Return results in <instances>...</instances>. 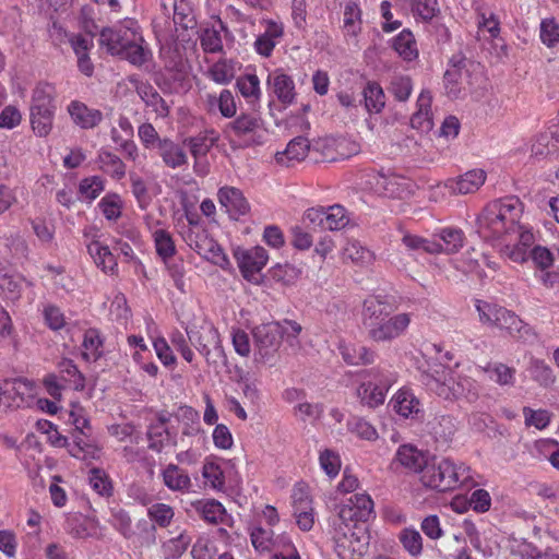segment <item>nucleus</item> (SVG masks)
I'll list each match as a JSON object with an SVG mask.
<instances>
[{
  "mask_svg": "<svg viewBox=\"0 0 559 559\" xmlns=\"http://www.w3.org/2000/svg\"><path fill=\"white\" fill-rule=\"evenodd\" d=\"M373 514V501L366 493H355L338 509L333 519V540L340 559H360L368 550L366 526Z\"/></svg>",
  "mask_w": 559,
  "mask_h": 559,
  "instance_id": "obj_1",
  "label": "nucleus"
},
{
  "mask_svg": "<svg viewBox=\"0 0 559 559\" xmlns=\"http://www.w3.org/2000/svg\"><path fill=\"white\" fill-rule=\"evenodd\" d=\"M518 200H497L487 204L477 217V233L485 239H500L516 235L518 242L528 250L535 241L533 233L520 224Z\"/></svg>",
  "mask_w": 559,
  "mask_h": 559,
  "instance_id": "obj_2",
  "label": "nucleus"
},
{
  "mask_svg": "<svg viewBox=\"0 0 559 559\" xmlns=\"http://www.w3.org/2000/svg\"><path fill=\"white\" fill-rule=\"evenodd\" d=\"M427 382L431 391L444 400L464 399L475 402L478 399V385L474 379L457 373L440 364L429 365Z\"/></svg>",
  "mask_w": 559,
  "mask_h": 559,
  "instance_id": "obj_3",
  "label": "nucleus"
},
{
  "mask_svg": "<svg viewBox=\"0 0 559 559\" xmlns=\"http://www.w3.org/2000/svg\"><path fill=\"white\" fill-rule=\"evenodd\" d=\"M469 478V467L464 464L457 466L449 459H433L427 463L421 475V481L426 487L440 491L454 489Z\"/></svg>",
  "mask_w": 559,
  "mask_h": 559,
  "instance_id": "obj_4",
  "label": "nucleus"
},
{
  "mask_svg": "<svg viewBox=\"0 0 559 559\" xmlns=\"http://www.w3.org/2000/svg\"><path fill=\"white\" fill-rule=\"evenodd\" d=\"M396 382L395 373L385 369H371L367 371L356 390L357 397L362 406L377 408L385 401L390 388Z\"/></svg>",
  "mask_w": 559,
  "mask_h": 559,
  "instance_id": "obj_5",
  "label": "nucleus"
},
{
  "mask_svg": "<svg viewBox=\"0 0 559 559\" xmlns=\"http://www.w3.org/2000/svg\"><path fill=\"white\" fill-rule=\"evenodd\" d=\"M186 333L190 344L205 358L207 365H215L217 359L225 358L221 335L213 323L203 320L200 324H190Z\"/></svg>",
  "mask_w": 559,
  "mask_h": 559,
  "instance_id": "obj_6",
  "label": "nucleus"
},
{
  "mask_svg": "<svg viewBox=\"0 0 559 559\" xmlns=\"http://www.w3.org/2000/svg\"><path fill=\"white\" fill-rule=\"evenodd\" d=\"M255 360L266 362L280 348L282 338L280 322H269L252 330Z\"/></svg>",
  "mask_w": 559,
  "mask_h": 559,
  "instance_id": "obj_7",
  "label": "nucleus"
},
{
  "mask_svg": "<svg viewBox=\"0 0 559 559\" xmlns=\"http://www.w3.org/2000/svg\"><path fill=\"white\" fill-rule=\"evenodd\" d=\"M234 255L242 276L253 284H260L261 271L269 260L266 250L260 246L250 249L238 248Z\"/></svg>",
  "mask_w": 559,
  "mask_h": 559,
  "instance_id": "obj_8",
  "label": "nucleus"
},
{
  "mask_svg": "<svg viewBox=\"0 0 559 559\" xmlns=\"http://www.w3.org/2000/svg\"><path fill=\"white\" fill-rule=\"evenodd\" d=\"M227 128L243 141V146L261 145L264 142L263 121L257 114H241Z\"/></svg>",
  "mask_w": 559,
  "mask_h": 559,
  "instance_id": "obj_9",
  "label": "nucleus"
},
{
  "mask_svg": "<svg viewBox=\"0 0 559 559\" xmlns=\"http://www.w3.org/2000/svg\"><path fill=\"white\" fill-rule=\"evenodd\" d=\"M185 241L206 260L218 263L219 258L225 259L219 245L209 236L204 228H189L185 235Z\"/></svg>",
  "mask_w": 559,
  "mask_h": 559,
  "instance_id": "obj_10",
  "label": "nucleus"
},
{
  "mask_svg": "<svg viewBox=\"0 0 559 559\" xmlns=\"http://www.w3.org/2000/svg\"><path fill=\"white\" fill-rule=\"evenodd\" d=\"M411 321L409 313L389 316L368 332V335L374 342H389L404 334Z\"/></svg>",
  "mask_w": 559,
  "mask_h": 559,
  "instance_id": "obj_11",
  "label": "nucleus"
},
{
  "mask_svg": "<svg viewBox=\"0 0 559 559\" xmlns=\"http://www.w3.org/2000/svg\"><path fill=\"white\" fill-rule=\"evenodd\" d=\"M395 307L381 297H370L364 301L362 323L368 332L392 314Z\"/></svg>",
  "mask_w": 559,
  "mask_h": 559,
  "instance_id": "obj_12",
  "label": "nucleus"
},
{
  "mask_svg": "<svg viewBox=\"0 0 559 559\" xmlns=\"http://www.w3.org/2000/svg\"><path fill=\"white\" fill-rule=\"evenodd\" d=\"M474 66V62L462 53H456L451 58L450 68L444 73V82L449 95L454 97L457 95L455 86L463 81L464 76H469V68Z\"/></svg>",
  "mask_w": 559,
  "mask_h": 559,
  "instance_id": "obj_13",
  "label": "nucleus"
},
{
  "mask_svg": "<svg viewBox=\"0 0 559 559\" xmlns=\"http://www.w3.org/2000/svg\"><path fill=\"white\" fill-rule=\"evenodd\" d=\"M138 34L128 28H104L99 35L100 46H105L111 55L120 56Z\"/></svg>",
  "mask_w": 559,
  "mask_h": 559,
  "instance_id": "obj_14",
  "label": "nucleus"
},
{
  "mask_svg": "<svg viewBox=\"0 0 559 559\" xmlns=\"http://www.w3.org/2000/svg\"><path fill=\"white\" fill-rule=\"evenodd\" d=\"M218 201L222 206L226 209L229 215L237 218L241 215H246L250 205L242 192L235 187H223L218 190Z\"/></svg>",
  "mask_w": 559,
  "mask_h": 559,
  "instance_id": "obj_15",
  "label": "nucleus"
},
{
  "mask_svg": "<svg viewBox=\"0 0 559 559\" xmlns=\"http://www.w3.org/2000/svg\"><path fill=\"white\" fill-rule=\"evenodd\" d=\"M156 150L158 156L168 168L177 169L188 164V155L183 144L181 145L168 138H164L163 141H158Z\"/></svg>",
  "mask_w": 559,
  "mask_h": 559,
  "instance_id": "obj_16",
  "label": "nucleus"
},
{
  "mask_svg": "<svg viewBox=\"0 0 559 559\" xmlns=\"http://www.w3.org/2000/svg\"><path fill=\"white\" fill-rule=\"evenodd\" d=\"M428 460L426 455L417 448L411 444H403L399 448L392 465H401L408 472L421 473L426 468Z\"/></svg>",
  "mask_w": 559,
  "mask_h": 559,
  "instance_id": "obj_17",
  "label": "nucleus"
},
{
  "mask_svg": "<svg viewBox=\"0 0 559 559\" xmlns=\"http://www.w3.org/2000/svg\"><path fill=\"white\" fill-rule=\"evenodd\" d=\"M485 180V171L474 169L455 179H449L445 182V187L454 194H467L477 191L484 185Z\"/></svg>",
  "mask_w": 559,
  "mask_h": 559,
  "instance_id": "obj_18",
  "label": "nucleus"
},
{
  "mask_svg": "<svg viewBox=\"0 0 559 559\" xmlns=\"http://www.w3.org/2000/svg\"><path fill=\"white\" fill-rule=\"evenodd\" d=\"M310 150L307 138L296 136L288 144L285 151L275 154V162L284 167H293L296 163L304 160Z\"/></svg>",
  "mask_w": 559,
  "mask_h": 559,
  "instance_id": "obj_19",
  "label": "nucleus"
},
{
  "mask_svg": "<svg viewBox=\"0 0 559 559\" xmlns=\"http://www.w3.org/2000/svg\"><path fill=\"white\" fill-rule=\"evenodd\" d=\"M495 326L508 331V333L519 340H525L530 335V328L514 312L500 307L497 313Z\"/></svg>",
  "mask_w": 559,
  "mask_h": 559,
  "instance_id": "obj_20",
  "label": "nucleus"
},
{
  "mask_svg": "<svg viewBox=\"0 0 559 559\" xmlns=\"http://www.w3.org/2000/svg\"><path fill=\"white\" fill-rule=\"evenodd\" d=\"M394 412L405 418H414L420 412L419 400L407 389H400L390 401Z\"/></svg>",
  "mask_w": 559,
  "mask_h": 559,
  "instance_id": "obj_21",
  "label": "nucleus"
},
{
  "mask_svg": "<svg viewBox=\"0 0 559 559\" xmlns=\"http://www.w3.org/2000/svg\"><path fill=\"white\" fill-rule=\"evenodd\" d=\"M215 143V139L211 138L206 134L200 133L195 136L186 138L182 142L185 146H187L194 158L193 169L194 173L199 176H205V170H200L199 166L201 165V158L206 156L210 150L213 147Z\"/></svg>",
  "mask_w": 559,
  "mask_h": 559,
  "instance_id": "obj_22",
  "label": "nucleus"
},
{
  "mask_svg": "<svg viewBox=\"0 0 559 559\" xmlns=\"http://www.w3.org/2000/svg\"><path fill=\"white\" fill-rule=\"evenodd\" d=\"M430 92L423 91L417 99V111L411 117L412 128L420 132H428L432 129Z\"/></svg>",
  "mask_w": 559,
  "mask_h": 559,
  "instance_id": "obj_23",
  "label": "nucleus"
},
{
  "mask_svg": "<svg viewBox=\"0 0 559 559\" xmlns=\"http://www.w3.org/2000/svg\"><path fill=\"white\" fill-rule=\"evenodd\" d=\"M559 143V124L552 126L550 129L539 132L533 139L531 153L536 157L546 156L558 150Z\"/></svg>",
  "mask_w": 559,
  "mask_h": 559,
  "instance_id": "obj_24",
  "label": "nucleus"
},
{
  "mask_svg": "<svg viewBox=\"0 0 559 559\" xmlns=\"http://www.w3.org/2000/svg\"><path fill=\"white\" fill-rule=\"evenodd\" d=\"M269 84L272 86L273 93L281 103L285 105L293 103L296 93L294 81L289 75L281 71H275L273 74L269 75Z\"/></svg>",
  "mask_w": 559,
  "mask_h": 559,
  "instance_id": "obj_25",
  "label": "nucleus"
},
{
  "mask_svg": "<svg viewBox=\"0 0 559 559\" xmlns=\"http://www.w3.org/2000/svg\"><path fill=\"white\" fill-rule=\"evenodd\" d=\"M68 110L73 121L83 129L96 127L103 118L99 110L90 109L80 102H72Z\"/></svg>",
  "mask_w": 559,
  "mask_h": 559,
  "instance_id": "obj_26",
  "label": "nucleus"
},
{
  "mask_svg": "<svg viewBox=\"0 0 559 559\" xmlns=\"http://www.w3.org/2000/svg\"><path fill=\"white\" fill-rule=\"evenodd\" d=\"M135 91L146 106L152 107L159 117L168 116V105L151 84L146 82H138Z\"/></svg>",
  "mask_w": 559,
  "mask_h": 559,
  "instance_id": "obj_27",
  "label": "nucleus"
},
{
  "mask_svg": "<svg viewBox=\"0 0 559 559\" xmlns=\"http://www.w3.org/2000/svg\"><path fill=\"white\" fill-rule=\"evenodd\" d=\"M437 246L440 247V253L448 254L457 252L464 242V234L459 228L445 227L435 235Z\"/></svg>",
  "mask_w": 559,
  "mask_h": 559,
  "instance_id": "obj_28",
  "label": "nucleus"
},
{
  "mask_svg": "<svg viewBox=\"0 0 559 559\" xmlns=\"http://www.w3.org/2000/svg\"><path fill=\"white\" fill-rule=\"evenodd\" d=\"M55 107L31 106V123L38 136H46L52 128Z\"/></svg>",
  "mask_w": 559,
  "mask_h": 559,
  "instance_id": "obj_29",
  "label": "nucleus"
},
{
  "mask_svg": "<svg viewBox=\"0 0 559 559\" xmlns=\"http://www.w3.org/2000/svg\"><path fill=\"white\" fill-rule=\"evenodd\" d=\"M148 448L155 452H162L165 445H176V436L163 427L162 424H152L147 430Z\"/></svg>",
  "mask_w": 559,
  "mask_h": 559,
  "instance_id": "obj_30",
  "label": "nucleus"
},
{
  "mask_svg": "<svg viewBox=\"0 0 559 559\" xmlns=\"http://www.w3.org/2000/svg\"><path fill=\"white\" fill-rule=\"evenodd\" d=\"M393 48L405 61H413L418 57L415 37L408 29H403L394 38Z\"/></svg>",
  "mask_w": 559,
  "mask_h": 559,
  "instance_id": "obj_31",
  "label": "nucleus"
},
{
  "mask_svg": "<svg viewBox=\"0 0 559 559\" xmlns=\"http://www.w3.org/2000/svg\"><path fill=\"white\" fill-rule=\"evenodd\" d=\"M164 484L170 490H187L191 486L189 475L175 464H169L163 472Z\"/></svg>",
  "mask_w": 559,
  "mask_h": 559,
  "instance_id": "obj_32",
  "label": "nucleus"
},
{
  "mask_svg": "<svg viewBox=\"0 0 559 559\" xmlns=\"http://www.w3.org/2000/svg\"><path fill=\"white\" fill-rule=\"evenodd\" d=\"M173 20L175 25L180 26L182 29H193L197 25L193 11L186 0H173Z\"/></svg>",
  "mask_w": 559,
  "mask_h": 559,
  "instance_id": "obj_33",
  "label": "nucleus"
},
{
  "mask_svg": "<svg viewBox=\"0 0 559 559\" xmlns=\"http://www.w3.org/2000/svg\"><path fill=\"white\" fill-rule=\"evenodd\" d=\"M343 258L350 260L359 266H366L372 263L374 255L357 240H350L343 249Z\"/></svg>",
  "mask_w": 559,
  "mask_h": 559,
  "instance_id": "obj_34",
  "label": "nucleus"
},
{
  "mask_svg": "<svg viewBox=\"0 0 559 559\" xmlns=\"http://www.w3.org/2000/svg\"><path fill=\"white\" fill-rule=\"evenodd\" d=\"M224 31L228 33L225 24L219 21V29L216 28H205L200 37L201 47L205 52L214 53L223 50V40L221 36V32Z\"/></svg>",
  "mask_w": 559,
  "mask_h": 559,
  "instance_id": "obj_35",
  "label": "nucleus"
},
{
  "mask_svg": "<svg viewBox=\"0 0 559 559\" xmlns=\"http://www.w3.org/2000/svg\"><path fill=\"white\" fill-rule=\"evenodd\" d=\"M489 374L490 380L499 385H513L515 369L502 362L488 364L483 368Z\"/></svg>",
  "mask_w": 559,
  "mask_h": 559,
  "instance_id": "obj_36",
  "label": "nucleus"
},
{
  "mask_svg": "<svg viewBox=\"0 0 559 559\" xmlns=\"http://www.w3.org/2000/svg\"><path fill=\"white\" fill-rule=\"evenodd\" d=\"M100 168L116 179H121L126 175V165L117 155L102 151L98 155Z\"/></svg>",
  "mask_w": 559,
  "mask_h": 559,
  "instance_id": "obj_37",
  "label": "nucleus"
},
{
  "mask_svg": "<svg viewBox=\"0 0 559 559\" xmlns=\"http://www.w3.org/2000/svg\"><path fill=\"white\" fill-rule=\"evenodd\" d=\"M364 102L366 109L371 112H379L384 107V93L381 86L377 83H368L362 91Z\"/></svg>",
  "mask_w": 559,
  "mask_h": 559,
  "instance_id": "obj_38",
  "label": "nucleus"
},
{
  "mask_svg": "<svg viewBox=\"0 0 559 559\" xmlns=\"http://www.w3.org/2000/svg\"><path fill=\"white\" fill-rule=\"evenodd\" d=\"M341 354L343 359L348 365H367L371 364L373 361V353L370 352L365 346H358V347H348V346H341Z\"/></svg>",
  "mask_w": 559,
  "mask_h": 559,
  "instance_id": "obj_39",
  "label": "nucleus"
},
{
  "mask_svg": "<svg viewBox=\"0 0 559 559\" xmlns=\"http://www.w3.org/2000/svg\"><path fill=\"white\" fill-rule=\"evenodd\" d=\"M402 243L409 250H423L430 254L440 253V247L436 239H426L417 235L405 234L402 237Z\"/></svg>",
  "mask_w": 559,
  "mask_h": 559,
  "instance_id": "obj_40",
  "label": "nucleus"
},
{
  "mask_svg": "<svg viewBox=\"0 0 559 559\" xmlns=\"http://www.w3.org/2000/svg\"><path fill=\"white\" fill-rule=\"evenodd\" d=\"M103 346V340L100 338V334L96 329H88L84 333L83 340V357L86 360L93 359L96 360L102 356L100 347Z\"/></svg>",
  "mask_w": 559,
  "mask_h": 559,
  "instance_id": "obj_41",
  "label": "nucleus"
},
{
  "mask_svg": "<svg viewBox=\"0 0 559 559\" xmlns=\"http://www.w3.org/2000/svg\"><path fill=\"white\" fill-rule=\"evenodd\" d=\"M62 379L71 383L75 390H83L85 386V379L79 371L76 365L70 359H62L58 365Z\"/></svg>",
  "mask_w": 559,
  "mask_h": 559,
  "instance_id": "obj_42",
  "label": "nucleus"
},
{
  "mask_svg": "<svg viewBox=\"0 0 559 559\" xmlns=\"http://www.w3.org/2000/svg\"><path fill=\"white\" fill-rule=\"evenodd\" d=\"M349 223L346 211L341 205H333L325 210L324 229L340 230Z\"/></svg>",
  "mask_w": 559,
  "mask_h": 559,
  "instance_id": "obj_43",
  "label": "nucleus"
},
{
  "mask_svg": "<svg viewBox=\"0 0 559 559\" xmlns=\"http://www.w3.org/2000/svg\"><path fill=\"white\" fill-rule=\"evenodd\" d=\"M209 74L211 79L216 83L227 84L235 76L234 62L230 60L222 59L210 68Z\"/></svg>",
  "mask_w": 559,
  "mask_h": 559,
  "instance_id": "obj_44",
  "label": "nucleus"
},
{
  "mask_svg": "<svg viewBox=\"0 0 559 559\" xmlns=\"http://www.w3.org/2000/svg\"><path fill=\"white\" fill-rule=\"evenodd\" d=\"M153 236L157 254L164 261L171 258L176 252V247L170 234L165 229H157Z\"/></svg>",
  "mask_w": 559,
  "mask_h": 559,
  "instance_id": "obj_45",
  "label": "nucleus"
},
{
  "mask_svg": "<svg viewBox=\"0 0 559 559\" xmlns=\"http://www.w3.org/2000/svg\"><path fill=\"white\" fill-rule=\"evenodd\" d=\"M191 543V537L187 533H181L179 536L169 539L163 546L164 556L166 559L179 558L188 548Z\"/></svg>",
  "mask_w": 559,
  "mask_h": 559,
  "instance_id": "obj_46",
  "label": "nucleus"
},
{
  "mask_svg": "<svg viewBox=\"0 0 559 559\" xmlns=\"http://www.w3.org/2000/svg\"><path fill=\"white\" fill-rule=\"evenodd\" d=\"M531 376L534 381L538 382L544 388L551 386L556 381L550 366L538 359L532 361Z\"/></svg>",
  "mask_w": 559,
  "mask_h": 559,
  "instance_id": "obj_47",
  "label": "nucleus"
},
{
  "mask_svg": "<svg viewBox=\"0 0 559 559\" xmlns=\"http://www.w3.org/2000/svg\"><path fill=\"white\" fill-rule=\"evenodd\" d=\"M539 37L548 48H554L559 44V24L554 17L542 20Z\"/></svg>",
  "mask_w": 559,
  "mask_h": 559,
  "instance_id": "obj_48",
  "label": "nucleus"
},
{
  "mask_svg": "<svg viewBox=\"0 0 559 559\" xmlns=\"http://www.w3.org/2000/svg\"><path fill=\"white\" fill-rule=\"evenodd\" d=\"M143 38L138 34L132 43L120 55L122 59H127L132 64L141 66L146 61V51L142 46Z\"/></svg>",
  "mask_w": 559,
  "mask_h": 559,
  "instance_id": "obj_49",
  "label": "nucleus"
},
{
  "mask_svg": "<svg viewBox=\"0 0 559 559\" xmlns=\"http://www.w3.org/2000/svg\"><path fill=\"white\" fill-rule=\"evenodd\" d=\"M32 228L44 246H50L55 238V225L44 218H35L31 221Z\"/></svg>",
  "mask_w": 559,
  "mask_h": 559,
  "instance_id": "obj_50",
  "label": "nucleus"
},
{
  "mask_svg": "<svg viewBox=\"0 0 559 559\" xmlns=\"http://www.w3.org/2000/svg\"><path fill=\"white\" fill-rule=\"evenodd\" d=\"M300 275V270L292 264H276L271 270V276L285 285L293 284Z\"/></svg>",
  "mask_w": 559,
  "mask_h": 559,
  "instance_id": "obj_51",
  "label": "nucleus"
},
{
  "mask_svg": "<svg viewBox=\"0 0 559 559\" xmlns=\"http://www.w3.org/2000/svg\"><path fill=\"white\" fill-rule=\"evenodd\" d=\"M237 87L246 98L258 99L260 96V81L254 74H247L237 80Z\"/></svg>",
  "mask_w": 559,
  "mask_h": 559,
  "instance_id": "obj_52",
  "label": "nucleus"
},
{
  "mask_svg": "<svg viewBox=\"0 0 559 559\" xmlns=\"http://www.w3.org/2000/svg\"><path fill=\"white\" fill-rule=\"evenodd\" d=\"M412 11L424 21H430L439 12L438 0H412Z\"/></svg>",
  "mask_w": 559,
  "mask_h": 559,
  "instance_id": "obj_53",
  "label": "nucleus"
},
{
  "mask_svg": "<svg viewBox=\"0 0 559 559\" xmlns=\"http://www.w3.org/2000/svg\"><path fill=\"white\" fill-rule=\"evenodd\" d=\"M98 205L107 219L116 221L121 215V200L118 194L104 197Z\"/></svg>",
  "mask_w": 559,
  "mask_h": 559,
  "instance_id": "obj_54",
  "label": "nucleus"
},
{
  "mask_svg": "<svg viewBox=\"0 0 559 559\" xmlns=\"http://www.w3.org/2000/svg\"><path fill=\"white\" fill-rule=\"evenodd\" d=\"M347 426L350 432L361 439L371 441L378 438L376 428L362 418H353Z\"/></svg>",
  "mask_w": 559,
  "mask_h": 559,
  "instance_id": "obj_55",
  "label": "nucleus"
},
{
  "mask_svg": "<svg viewBox=\"0 0 559 559\" xmlns=\"http://www.w3.org/2000/svg\"><path fill=\"white\" fill-rule=\"evenodd\" d=\"M147 513L151 520L158 524L160 527L168 526L174 518L173 508L165 503L153 504L147 510Z\"/></svg>",
  "mask_w": 559,
  "mask_h": 559,
  "instance_id": "obj_56",
  "label": "nucleus"
},
{
  "mask_svg": "<svg viewBox=\"0 0 559 559\" xmlns=\"http://www.w3.org/2000/svg\"><path fill=\"white\" fill-rule=\"evenodd\" d=\"M523 414L525 416V424L527 426H534L539 430L546 428L551 418L550 413L546 409L533 411L530 407H524Z\"/></svg>",
  "mask_w": 559,
  "mask_h": 559,
  "instance_id": "obj_57",
  "label": "nucleus"
},
{
  "mask_svg": "<svg viewBox=\"0 0 559 559\" xmlns=\"http://www.w3.org/2000/svg\"><path fill=\"white\" fill-rule=\"evenodd\" d=\"M69 534L75 538H86L92 535L94 526L81 515H74L68 520Z\"/></svg>",
  "mask_w": 559,
  "mask_h": 559,
  "instance_id": "obj_58",
  "label": "nucleus"
},
{
  "mask_svg": "<svg viewBox=\"0 0 559 559\" xmlns=\"http://www.w3.org/2000/svg\"><path fill=\"white\" fill-rule=\"evenodd\" d=\"M401 543L404 548L412 555L417 556L423 550V539L420 534L415 530H404L401 533Z\"/></svg>",
  "mask_w": 559,
  "mask_h": 559,
  "instance_id": "obj_59",
  "label": "nucleus"
},
{
  "mask_svg": "<svg viewBox=\"0 0 559 559\" xmlns=\"http://www.w3.org/2000/svg\"><path fill=\"white\" fill-rule=\"evenodd\" d=\"M412 81L408 76H394L391 81L390 92L400 100H406L412 93Z\"/></svg>",
  "mask_w": 559,
  "mask_h": 559,
  "instance_id": "obj_60",
  "label": "nucleus"
},
{
  "mask_svg": "<svg viewBox=\"0 0 559 559\" xmlns=\"http://www.w3.org/2000/svg\"><path fill=\"white\" fill-rule=\"evenodd\" d=\"M79 189L83 197L94 200L104 190V180L98 176L85 178L80 182Z\"/></svg>",
  "mask_w": 559,
  "mask_h": 559,
  "instance_id": "obj_61",
  "label": "nucleus"
},
{
  "mask_svg": "<svg viewBox=\"0 0 559 559\" xmlns=\"http://www.w3.org/2000/svg\"><path fill=\"white\" fill-rule=\"evenodd\" d=\"M53 102V87L50 84H38L32 97V106L38 107H55Z\"/></svg>",
  "mask_w": 559,
  "mask_h": 559,
  "instance_id": "obj_62",
  "label": "nucleus"
},
{
  "mask_svg": "<svg viewBox=\"0 0 559 559\" xmlns=\"http://www.w3.org/2000/svg\"><path fill=\"white\" fill-rule=\"evenodd\" d=\"M198 510L201 512L203 519L211 523H216L221 520L225 512L223 506L215 500L199 502Z\"/></svg>",
  "mask_w": 559,
  "mask_h": 559,
  "instance_id": "obj_63",
  "label": "nucleus"
},
{
  "mask_svg": "<svg viewBox=\"0 0 559 559\" xmlns=\"http://www.w3.org/2000/svg\"><path fill=\"white\" fill-rule=\"evenodd\" d=\"M272 531L258 527L251 533V543L258 551H270L274 546Z\"/></svg>",
  "mask_w": 559,
  "mask_h": 559,
  "instance_id": "obj_64",
  "label": "nucleus"
}]
</instances>
